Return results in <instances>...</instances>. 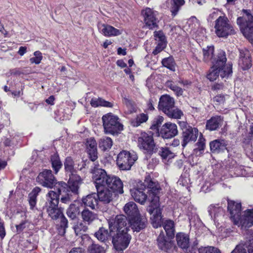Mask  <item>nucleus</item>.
<instances>
[{
    "instance_id": "1",
    "label": "nucleus",
    "mask_w": 253,
    "mask_h": 253,
    "mask_svg": "<svg viewBox=\"0 0 253 253\" xmlns=\"http://www.w3.org/2000/svg\"><path fill=\"white\" fill-rule=\"evenodd\" d=\"M161 189L158 182L148 176L145 177L144 183L140 181L130 190L131 195L136 202L141 205L147 200L150 202L147 211L152 215L150 218L154 228L160 225L161 218V209L159 207V194Z\"/></svg>"
},
{
    "instance_id": "2",
    "label": "nucleus",
    "mask_w": 253,
    "mask_h": 253,
    "mask_svg": "<svg viewBox=\"0 0 253 253\" xmlns=\"http://www.w3.org/2000/svg\"><path fill=\"white\" fill-rule=\"evenodd\" d=\"M109 230L112 235V243L118 252H124L130 242L131 236L127 217L123 214L117 215L108 220Z\"/></svg>"
},
{
    "instance_id": "3",
    "label": "nucleus",
    "mask_w": 253,
    "mask_h": 253,
    "mask_svg": "<svg viewBox=\"0 0 253 253\" xmlns=\"http://www.w3.org/2000/svg\"><path fill=\"white\" fill-rule=\"evenodd\" d=\"M228 210L230 219L234 224L243 228H249L253 225V209H248L241 216V204L233 201H228Z\"/></svg>"
},
{
    "instance_id": "4",
    "label": "nucleus",
    "mask_w": 253,
    "mask_h": 253,
    "mask_svg": "<svg viewBox=\"0 0 253 253\" xmlns=\"http://www.w3.org/2000/svg\"><path fill=\"white\" fill-rule=\"evenodd\" d=\"M243 15L237 19V24L241 32L253 45V15L250 10H242Z\"/></svg>"
},
{
    "instance_id": "5",
    "label": "nucleus",
    "mask_w": 253,
    "mask_h": 253,
    "mask_svg": "<svg viewBox=\"0 0 253 253\" xmlns=\"http://www.w3.org/2000/svg\"><path fill=\"white\" fill-rule=\"evenodd\" d=\"M103 126L105 134L118 135L123 130V125L120 118L113 113H109L102 117Z\"/></svg>"
},
{
    "instance_id": "6",
    "label": "nucleus",
    "mask_w": 253,
    "mask_h": 253,
    "mask_svg": "<svg viewBox=\"0 0 253 253\" xmlns=\"http://www.w3.org/2000/svg\"><path fill=\"white\" fill-rule=\"evenodd\" d=\"M215 22V32L218 37L227 38L235 34L233 27L226 17L219 16Z\"/></svg>"
},
{
    "instance_id": "7",
    "label": "nucleus",
    "mask_w": 253,
    "mask_h": 253,
    "mask_svg": "<svg viewBox=\"0 0 253 253\" xmlns=\"http://www.w3.org/2000/svg\"><path fill=\"white\" fill-rule=\"evenodd\" d=\"M137 159L138 157L135 152L124 150L118 155L117 165L120 170H128Z\"/></svg>"
},
{
    "instance_id": "8",
    "label": "nucleus",
    "mask_w": 253,
    "mask_h": 253,
    "mask_svg": "<svg viewBox=\"0 0 253 253\" xmlns=\"http://www.w3.org/2000/svg\"><path fill=\"white\" fill-rule=\"evenodd\" d=\"M157 146L153 134L150 133L142 132L138 138V146L145 154L152 155L155 153Z\"/></svg>"
},
{
    "instance_id": "9",
    "label": "nucleus",
    "mask_w": 253,
    "mask_h": 253,
    "mask_svg": "<svg viewBox=\"0 0 253 253\" xmlns=\"http://www.w3.org/2000/svg\"><path fill=\"white\" fill-rule=\"evenodd\" d=\"M37 182L43 187L52 188L53 187L57 188L59 183L57 182L55 177L50 169H44L41 172L36 178Z\"/></svg>"
},
{
    "instance_id": "10",
    "label": "nucleus",
    "mask_w": 253,
    "mask_h": 253,
    "mask_svg": "<svg viewBox=\"0 0 253 253\" xmlns=\"http://www.w3.org/2000/svg\"><path fill=\"white\" fill-rule=\"evenodd\" d=\"M156 241L158 248L162 251L167 253H172L174 251H177V247L174 241L169 239L163 231H161Z\"/></svg>"
},
{
    "instance_id": "11",
    "label": "nucleus",
    "mask_w": 253,
    "mask_h": 253,
    "mask_svg": "<svg viewBox=\"0 0 253 253\" xmlns=\"http://www.w3.org/2000/svg\"><path fill=\"white\" fill-rule=\"evenodd\" d=\"M145 25L150 30L158 28V19L156 17L157 12L149 7L141 11Z\"/></svg>"
},
{
    "instance_id": "12",
    "label": "nucleus",
    "mask_w": 253,
    "mask_h": 253,
    "mask_svg": "<svg viewBox=\"0 0 253 253\" xmlns=\"http://www.w3.org/2000/svg\"><path fill=\"white\" fill-rule=\"evenodd\" d=\"M199 131L196 127L187 126L183 128L181 145L184 148L190 142H195L198 137Z\"/></svg>"
},
{
    "instance_id": "13",
    "label": "nucleus",
    "mask_w": 253,
    "mask_h": 253,
    "mask_svg": "<svg viewBox=\"0 0 253 253\" xmlns=\"http://www.w3.org/2000/svg\"><path fill=\"white\" fill-rule=\"evenodd\" d=\"M106 186L114 192L115 195L124 193L123 183L118 176L111 175L108 177Z\"/></svg>"
},
{
    "instance_id": "14",
    "label": "nucleus",
    "mask_w": 253,
    "mask_h": 253,
    "mask_svg": "<svg viewBox=\"0 0 253 253\" xmlns=\"http://www.w3.org/2000/svg\"><path fill=\"white\" fill-rule=\"evenodd\" d=\"M128 226L131 227L133 232H138L145 228L147 224V218L139 214L128 219Z\"/></svg>"
},
{
    "instance_id": "15",
    "label": "nucleus",
    "mask_w": 253,
    "mask_h": 253,
    "mask_svg": "<svg viewBox=\"0 0 253 253\" xmlns=\"http://www.w3.org/2000/svg\"><path fill=\"white\" fill-rule=\"evenodd\" d=\"M110 175H108L104 169L95 168L92 171V179L96 188L106 186L108 177Z\"/></svg>"
},
{
    "instance_id": "16",
    "label": "nucleus",
    "mask_w": 253,
    "mask_h": 253,
    "mask_svg": "<svg viewBox=\"0 0 253 253\" xmlns=\"http://www.w3.org/2000/svg\"><path fill=\"white\" fill-rule=\"evenodd\" d=\"M178 134L177 126L173 123H165L162 127L159 136L164 139H169L172 138Z\"/></svg>"
},
{
    "instance_id": "17",
    "label": "nucleus",
    "mask_w": 253,
    "mask_h": 253,
    "mask_svg": "<svg viewBox=\"0 0 253 253\" xmlns=\"http://www.w3.org/2000/svg\"><path fill=\"white\" fill-rule=\"evenodd\" d=\"M162 212V210L161 209V213ZM162 214H161V219L160 221V225H159L156 228L161 227L162 225L164 229L167 238L169 239L172 240L175 233V225L174 221L171 219H167L164 220L162 218Z\"/></svg>"
},
{
    "instance_id": "18",
    "label": "nucleus",
    "mask_w": 253,
    "mask_h": 253,
    "mask_svg": "<svg viewBox=\"0 0 253 253\" xmlns=\"http://www.w3.org/2000/svg\"><path fill=\"white\" fill-rule=\"evenodd\" d=\"M176 246L184 252L188 253L190 246L189 234L182 232H178L175 235Z\"/></svg>"
},
{
    "instance_id": "19",
    "label": "nucleus",
    "mask_w": 253,
    "mask_h": 253,
    "mask_svg": "<svg viewBox=\"0 0 253 253\" xmlns=\"http://www.w3.org/2000/svg\"><path fill=\"white\" fill-rule=\"evenodd\" d=\"M97 193L98 199L99 201L104 204H109L112 201L114 193L106 187L100 186L96 188Z\"/></svg>"
},
{
    "instance_id": "20",
    "label": "nucleus",
    "mask_w": 253,
    "mask_h": 253,
    "mask_svg": "<svg viewBox=\"0 0 253 253\" xmlns=\"http://www.w3.org/2000/svg\"><path fill=\"white\" fill-rule=\"evenodd\" d=\"M57 190L60 194V202L61 203L68 204L72 201V194L68 190V184L63 181L59 182L57 185Z\"/></svg>"
},
{
    "instance_id": "21",
    "label": "nucleus",
    "mask_w": 253,
    "mask_h": 253,
    "mask_svg": "<svg viewBox=\"0 0 253 253\" xmlns=\"http://www.w3.org/2000/svg\"><path fill=\"white\" fill-rule=\"evenodd\" d=\"M228 142L224 139H217L210 143V150L212 153L219 154L226 150L229 152Z\"/></svg>"
},
{
    "instance_id": "22",
    "label": "nucleus",
    "mask_w": 253,
    "mask_h": 253,
    "mask_svg": "<svg viewBox=\"0 0 253 253\" xmlns=\"http://www.w3.org/2000/svg\"><path fill=\"white\" fill-rule=\"evenodd\" d=\"M239 65L243 70L249 69L252 65L251 56L250 51L247 49L240 51Z\"/></svg>"
},
{
    "instance_id": "23",
    "label": "nucleus",
    "mask_w": 253,
    "mask_h": 253,
    "mask_svg": "<svg viewBox=\"0 0 253 253\" xmlns=\"http://www.w3.org/2000/svg\"><path fill=\"white\" fill-rule=\"evenodd\" d=\"M174 98L169 95L165 94L161 96L158 105V108L165 114L174 105Z\"/></svg>"
},
{
    "instance_id": "24",
    "label": "nucleus",
    "mask_w": 253,
    "mask_h": 253,
    "mask_svg": "<svg viewBox=\"0 0 253 253\" xmlns=\"http://www.w3.org/2000/svg\"><path fill=\"white\" fill-rule=\"evenodd\" d=\"M68 188L71 193L78 194L80 185L82 183V179L78 174H72L69 176Z\"/></svg>"
},
{
    "instance_id": "25",
    "label": "nucleus",
    "mask_w": 253,
    "mask_h": 253,
    "mask_svg": "<svg viewBox=\"0 0 253 253\" xmlns=\"http://www.w3.org/2000/svg\"><path fill=\"white\" fill-rule=\"evenodd\" d=\"M98 27L100 32L106 37L116 36L122 34L119 30L108 24H99Z\"/></svg>"
},
{
    "instance_id": "26",
    "label": "nucleus",
    "mask_w": 253,
    "mask_h": 253,
    "mask_svg": "<svg viewBox=\"0 0 253 253\" xmlns=\"http://www.w3.org/2000/svg\"><path fill=\"white\" fill-rule=\"evenodd\" d=\"M223 118L221 116H215L208 120L206 123V128L210 131L215 130L221 126Z\"/></svg>"
},
{
    "instance_id": "27",
    "label": "nucleus",
    "mask_w": 253,
    "mask_h": 253,
    "mask_svg": "<svg viewBox=\"0 0 253 253\" xmlns=\"http://www.w3.org/2000/svg\"><path fill=\"white\" fill-rule=\"evenodd\" d=\"M94 235L99 241L105 244L109 243L110 240L112 241V235L110 231L109 230V232L108 229L103 227H100L99 230L95 233Z\"/></svg>"
},
{
    "instance_id": "28",
    "label": "nucleus",
    "mask_w": 253,
    "mask_h": 253,
    "mask_svg": "<svg viewBox=\"0 0 253 253\" xmlns=\"http://www.w3.org/2000/svg\"><path fill=\"white\" fill-rule=\"evenodd\" d=\"M98 196L95 193L87 195L82 198V203L84 206L89 207L92 209H95L98 206L99 200Z\"/></svg>"
},
{
    "instance_id": "29",
    "label": "nucleus",
    "mask_w": 253,
    "mask_h": 253,
    "mask_svg": "<svg viewBox=\"0 0 253 253\" xmlns=\"http://www.w3.org/2000/svg\"><path fill=\"white\" fill-rule=\"evenodd\" d=\"M226 61L227 58L225 51L220 50L216 55H214L211 63L213 68H219V67L224 65L226 63Z\"/></svg>"
},
{
    "instance_id": "30",
    "label": "nucleus",
    "mask_w": 253,
    "mask_h": 253,
    "mask_svg": "<svg viewBox=\"0 0 253 253\" xmlns=\"http://www.w3.org/2000/svg\"><path fill=\"white\" fill-rule=\"evenodd\" d=\"M124 211L128 219L140 214L136 204L133 202L126 203L124 207Z\"/></svg>"
},
{
    "instance_id": "31",
    "label": "nucleus",
    "mask_w": 253,
    "mask_h": 253,
    "mask_svg": "<svg viewBox=\"0 0 253 253\" xmlns=\"http://www.w3.org/2000/svg\"><path fill=\"white\" fill-rule=\"evenodd\" d=\"M155 153H157L162 159H170L174 157L175 154L169 148L167 147H159L158 145L156 148Z\"/></svg>"
},
{
    "instance_id": "32",
    "label": "nucleus",
    "mask_w": 253,
    "mask_h": 253,
    "mask_svg": "<svg viewBox=\"0 0 253 253\" xmlns=\"http://www.w3.org/2000/svg\"><path fill=\"white\" fill-rule=\"evenodd\" d=\"M83 221L88 225L91 224L95 219L97 218V215L94 212L88 209H84L81 212Z\"/></svg>"
},
{
    "instance_id": "33",
    "label": "nucleus",
    "mask_w": 253,
    "mask_h": 253,
    "mask_svg": "<svg viewBox=\"0 0 253 253\" xmlns=\"http://www.w3.org/2000/svg\"><path fill=\"white\" fill-rule=\"evenodd\" d=\"M48 215L54 220H56L63 214V209L58 208V206H52L48 205L46 209Z\"/></svg>"
},
{
    "instance_id": "34",
    "label": "nucleus",
    "mask_w": 253,
    "mask_h": 253,
    "mask_svg": "<svg viewBox=\"0 0 253 253\" xmlns=\"http://www.w3.org/2000/svg\"><path fill=\"white\" fill-rule=\"evenodd\" d=\"M50 162L55 173H57L63 165L57 153H55L51 155Z\"/></svg>"
},
{
    "instance_id": "35",
    "label": "nucleus",
    "mask_w": 253,
    "mask_h": 253,
    "mask_svg": "<svg viewBox=\"0 0 253 253\" xmlns=\"http://www.w3.org/2000/svg\"><path fill=\"white\" fill-rule=\"evenodd\" d=\"M220 76L222 78H228L232 75V64L228 62L225 63L224 65L217 68Z\"/></svg>"
},
{
    "instance_id": "36",
    "label": "nucleus",
    "mask_w": 253,
    "mask_h": 253,
    "mask_svg": "<svg viewBox=\"0 0 253 253\" xmlns=\"http://www.w3.org/2000/svg\"><path fill=\"white\" fill-rule=\"evenodd\" d=\"M64 166L66 172L70 176L72 174H77L76 170L74 168V162L71 157H68L65 159Z\"/></svg>"
},
{
    "instance_id": "37",
    "label": "nucleus",
    "mask_w": 253,
    "mask_h": 253,
    "mask_svg": "<svg viewBox=\"0 0 253 253\" xmlns=\"http://www.w3.org/2000/svg\"><path fill=\"white\" fill-rule=\"evenodd\" d=\"M170 10L171 15L175 16L181 8V6L185 3L184 0H170Z\"/></svg>"
},
{
    "instance_id": "38",
    "label": "nucleus",
    "mask_w": 253,
    "mask_h": 253,
    "mask_svg": "<svg viewBox=\"0 0 253 253\" xmlns=\"http://www.w3.org/2000/svg\"><path fill=\"white\" fill-rule=\"evenodd\" d=\"M90 105L93 107H97L100 106L112 108L113 106L112 103L106 101L101 98H92L90 101Z\"/></svg>"
},
{
    "instance_id": "39",
    "label": "nucleus",
    "mask_w": 253,
    "mask_h": 253,
    "mask_svg": "<svg viewBox=\"0 0 253 253\" xmlns=\"http://www.w3.org/2000/svg\"><path fill=\"white\" fill-rule=\"evenodd\" d=\"M60 194L58 192V190H57V192L53 191H50L47 195L48 197V201H49V205H51L52 206H58L60 199Z\"/></svg>"
},
{
    "instance_id": "40",
    "label": "nucleus",
    "mask_w": 253,
    "mask_h": 253,
    "mask_svg": "<svg viewBox=\"0 0 253 253\" xmlns=\"http://www.w3.org/2000/svg\"><path fill=\"white\" fill-rule=\"evenodd\" d=\"M113 145L112 139L105 136L101 138L99 141V147L103 151L109 150Z\"/></svg>"
},
{
    "instance_id": "41",
    "label": "nucleus",
    "mask_w": 253,
    "mask_h": 253,
    "mask_svg": "<svg viewBox=\"0 0 253 253\" xmlns=\"http://www.w3.org/2000/svg\"><path fill=\"white\" fill-rule=\"evenodd\" d=\"M41 188L39 187H35L29 194V203L31 209H33L36 204L37 197L41 192Z\"/></svg>"
},
{
    "instance_id": "42",
    "label": "nucleus",
    "mask_w": 253,
    "mask_h": 253,
    "mask_svg": "<svg viewBox=\"0 0 253 253\" xmlns=\"http://www.w3.org/2000/svg\"><path fill=\"white\" fill-rule=\"evenodd\" d=\"M165 114L169 118L175 119H179L183 115L182 111L176 107L174 105Z\"/></svg>"
},
{
    "instance_id": "43",
    "label": "nucleus",
    "mask_w": 253,
    "mask_h": 253,
    "mask_svg": "<svg viewBox=\"0 0 253 253\" xmlns=\"http://www.w3.org/2000/svg\"><path fill=\"white\" fill-rule=\"evenodd\" d=\"M203 55V61L205 62H209L211 61L212 59L213 58V46H208L206 48H204L202 50Z\"/></svg>"
},
{
    "instance_id": "44",
    "label": "nucleus",
    "mask_w": 253,
    "mask_h": 253,
    "mask_svg": "<svg viewBox=\"0 0 253 253\" xmlns=\"http://www.w3.org/2000/svg\"><path fill=\"white\" fill-rule=\"evenodd\" d=\"M80 212L79 207L74 204H70L66 211L68 216L73 220L77 218Z\"/></svg>"
},
{
    "instance_id": "45",
    "label": "nucleus",
    "mask_w": 253,
    "mask_h": 253,
    "mask_svg": "<svg viewBox=\"0 0 253 253\" xmlns=\"http://www.w3.org/2000/svg\"><path fill=\"white\" fill-rule=\"evenodd\" d=\"M148 119L147 114L141 113L137 116L136 118L131 120V124L134 127L140 126L141 124L146 122Z\"/></svg>"
},
{
    "instance_id": "46",
    "label": "nucleus",
    "mask_w": 253,
    "mask_h": 253,
    "mask_svg": "<svg viewBox=\"0 0 253 253\" xmlns=\"http://www.w3.org/2000/svg\"><path fill=\"white\" fill-rule=\"evenodd\" d=\"M162 64L164 67L172 71L175 70V62L171 56L164 58L162 61Z\"/></svg>"
},
{
    "instance_id": "47",
    "label": "nucleus",
    "mask_w": 253,
    "mask_h": 253,
    "mask_svg": "<svg viewBox=\"0 0 253 253\" xmlns=\"http://www.w3.org/2000/svg\"><path fill=\"white\" fill-rule=\"evenodd\" d=\"M86 223L84 221H79L74 227V230L76 235H81L83 233L87 231L88 227L86 225Z\"/></svg>"
},
{
    "instance_id": "48",
    "label": "nucleus",
    "mask_w": 253,
    "mask_h": 253,
    "mask_svg": "<svg viewBox=\"0 0 253 253\" xmlns=\"http://www.w3.org/2000/svg\"><path fill=\"white\" fill-rule=\"evenodd\" d=\"M240 243L243 248L247 249L248 253H253V236L246 238Z\"/></svg>"
},
{
    "instance_id": "49",
    "label": "nucleus",
    "mask_w": 253,
    "mask_h": 253,
    "mask_svg": "<svg viewBox=\"0 0 253 253\" xmlns=\"http://www.w3.org/2000/svg\"><path fill=\"white\" fill-rule=\"evenodd\" d=\"M166 85L168 87L175 92L177 96L182 95L183 89L176 85L173 82L168 81L166 83Z\"/></svg>"
},
{
    "instance_id": "50",
    "label": "nucleus",
    "mask_w": 253,
    "mask_h": 253,
    "mask_svg": "<svg viewBox=\"0 0 253 253\" xmlns=\"http://www.w3.org/2000/svg\"><path fill=\"white\" fill-rule=\"evenodd\" d=\"M205 141V139L203 137L202 134L201 133L198 142L195 144L197 147L194 149V151L196 153H197L198 151H199L200 153H203L206 147Z\"/></svg>"
},
{
    "instance_id": "51",
    "label": "nucleus",
    "mask_w": 253,
    "mask_h": 253,
    "mask_svg": "<svg viewBox=\"0 0 253 253\" xmlns=\"http://www.w3.org/2000/svg\"><path fill=\"white\" fill-rule=\"evenodd\" d=\"M59 218L60 221L59 232L61 235H64L66 233V229L68 227V220L63 214Z\"/></svg>"
},
{
    "instance_id": "52",
    "label": "nucleus",
    "mask_w": 253,
    "mask_h": 253,
    "mask_svg": "<svg viewBox=\"0 0 253 253\" xmlns=\"http://www.w3.org/2000/svg\"><path fill=\"white\" fill-rule=\"evenodd\" d=\"M199 253H221L220 250L215 247L208 246L198 249Z\"/></svg>"
},
{
    "instance_id": "53",
    "label": "nucleus",
    "mask_w": 253,
    "mask_h": 253,
    "mask_svg": "<svg viewBox=\"0 0 253 253\" xmlns=\"http://www.w3.org/2000/svg\"><path fill=\"white\" fill-rule=\"evenodd\" d=\"M88 251L90 253H105L104 248L98 244H92L88 247Z\"/></svg>"
},
{
    "instance_id": "54",
    "label": "nucleus",
    "mask_w": 253,
    "mask_h": 253,
    "mask_svg": "<svg viewBox=\"0 0 253 253\" xmlns=\"http://www.w3.org/2000/svg\"><path fill=\"white\" fill-rule=\"evenodd\" d=\"M219 76H220V74L218 69L213 68V67L212 66L207 77L210 81L212 82L215 81Z\"/></svg>"
},
{
    "instance_id": "55",
    "label": "nucleus",
    "mask_w": 253,
    "mask_h": 253,
    "mask_svg": "<svg viewBox=\"0 0 253 253\" xmlns=\"http://www.w3.org/2000/svg\"><path fill=\"white\" fill-rule=\"evenodd\" d=\"M164 118L162 116H159L156 118L154 119L153 121L152 125L151 126L150 128L152 129H156L158 132L159 133V127L162 124V123L164 121Z\"/></svg>"
},
{
    "instance_id": "56",
    "label": "nucleus",
    "mask_w": 253,
    "mask_h": 253,
    "mask_svg": "<svg viewBox=\"0 0 253 253\" xmlns=\"http://www.w3.org/2000/svg\"><path fill=\"white\" fill-rule=\"evenodd\" d=\"M35 57H32L30 59V61L31 63H35L36 64H39L42 60V55L40 51H36L34 53Z\"/></svg>"
},
{
    "instance_id": "57",
    "label": "nucleus",
    "mask_w": 253,
    "mask_h": 253,
    "mask_svg": "<svg viewBox=\"0 0 253 253\" xmlns=\"http://www.w3.org/2000/svg\"><path fill=\"white\" fill-rule=\"evenodd\" d=\"M227 95L219 94L213 98V101L216 105L223 104L225 101V97Z\"/></svg>"
},
{
    "instance_id": "58",
    "label": "nucleus",
    "mask_w": 253,
    "mask_h": 253,
    "mask_svg": "<svg viewBox=\"0 0 253 253\" xmlns=\"http://www.w3.org/2000/svg\"><path fill=\"white\" fill-rule=\"evenodd\" d=\"M86 151L88 155V157L91 161L94 162L97 159L98 156L97 148L87 150Z\"/></svg>"
},
{
    "instance_id": "59",
    "label": "nucleus",
    "mask_w": 253,
    "mask_h": 253,
    "mask_svg": "<svg viewBox=\"0 0 253 253\" xmlns=\"http://www.w3.org/2000/svg\"><path fill=\"white\" fill-rule=\"evenodd\" d=\"M154 36L158 39L160 42L166 43V38L162 31H155Z\"/></svg>"
},
{
    "instance_id": "60",
    "label": "nucleus",
    "mask_w": 253,
    "mask_h": 253,
    "mask_svg": "<svg viewBox=\"0 0 253 253\" xmlns=\"http://www.w3.org/2000/svg\"><path fill=\"white\" fill-rule=\"evenodd\" d=\"M86 150L97 148V143L94 138L88 139L86 142Z\"/></svg>"
},
{
    "instance_id": "61",
    "label": "nucleus",
    "mask_w": 253,
    "mask_h": 253,
    "mask_svg": "<svg viewBox=\"0 0 253 253\" xmlns=\"http://www.w3.org/2000/svg\"><path fill=\"white\" fill-rule=\"evenodd\" d=\"M166 45V43L159 42L153 50V54L156 55L161 52L165 48Z\"/></svg>"
},
{
    "instance_id": "62",
    "label": "nucleus",
    "mask_w": 253,
    "mask_h": 253,
    "mask_svg": "<svg viewBox=\"0 0 253 253\" xmlns=\"http://www.w3.org/2000/svg\"><path fill=\"white\" fill-rule=\"evenodd\" d=\"M220 210L219 207L213 205H211L208 208V212L211 217H212V214H214L215 215V212Z\"/></svg>"
},
{
    "instance_id": "63",
    "label": "nucleus",
    "mask_w": 253,
    "mask_h": 253,
    "mask_svg": "<svg viewBox=\"0 0 253 253\" xmlns=\"http://www.w3.org/2000/svg\"><path fill=\"white\" fill-rule=\"evenodd\" d=\"M231 253H247L246 249L243 248L241 243L237 245Z\"/></svg>"
},
{
    "instance_id": "64",
    "label": "nucleus",
    "mask_w": 253,
    "mask_h": 253,
    "mask_svg": "<svg viewBox=\"0 0 253 253\" xmlns=\"http://www.w3.org/2000/svg\"><path fill=\"white\" fill-rule=\"evenodd\" d=\"M27 223L26 220H22L18 225H16V231L18 234L20 233L25 228V224Z\"/></svg>"
}]
</instances>
